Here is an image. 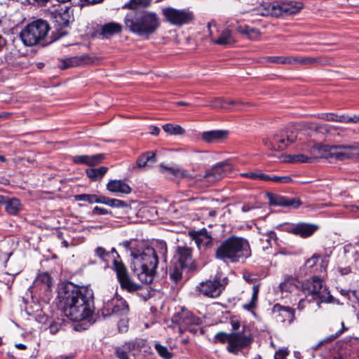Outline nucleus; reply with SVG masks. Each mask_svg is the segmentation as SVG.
I'll return each instance as SVG.
<instances>
[{
	"mask_svg": "<svg viewBox=\"0 0 359 359\" xmlns=\"http://www.w3.org/2000/svg\"><path fill=\"white\" fill-rule=\"evenodd\" d=\"M225 284L219 280H208L200 283L196 287V292L207 297L216 298L224 289Z\"/></svg>",
	"mask_w": 359,
	"mask_h": 359,
	"instance_id": "nucleus-14",
	"label": "nucleus"
},
{
	"mask_svg": "<svg viewBox=\"0 0 359 359\" xmlns=\"http://www.w3.org/2000/svg\"><path fill=\"white\" fill-rule=\"evenodd\" d=\"M331 158L337 161L359 158V149L358 146L334 145L331 147Z\"/></svg>",
	"mask_w": 359,
	"mask_h": 359,
	"instance_id": "nucleus-15",
	"label": "nucleus"
},
{
	"mask_svg": "<svg viewBox=\"0 0 359 359\" xmlns=\"http://www.w3.org/2000/svg\"><path fill=\"white\" fill-rule=\"evenodd\" d=\"M160 171L163 174L170 173L178 178L193 179L197 177L196 175L189 173L188 170L178 167H167L161 165Z\"/></svg>",
	"mask_w": 359,
	"mask_h": 359,
	"instance_id": "nucleus-26",
	"label": "nucleus"
},
{
	"mask_svg": "<svg viewBox=\"0 0 359 359\" xmlns=\"http://www.w3.org/2000/svg\"><path fill=\"white\" fill-rule=\"evenodd\" d=\"M50 30L48 22L43 20L34 21L26 25L20 32V37L26 46H34L41 43Z\"/></svg>",
	"mask_w": 359,
	"mask_h": 359,
	"instance_id": "nucleus-5",
	"label": "nucleus"
},
{
	"mask_svg": "<svg viewBox=\"0 0 359 359\" xmlns=\"http://www.w3.org/2000/svg\"><path fill=\"white\" fill-rule=\"evenodd\" d=\"M258 293L259 285H255L252 287V294L251 297V301L248 304H243V307L244 309L248 311H252L253 309L256 307V304L258 299Z\"/></svg>",
	"mask_w": 359,
	"mask_h": 359,
	"instance_id": "nucleus-41",
	"label": "nucleus"
},
{
	"mask_svg": "<svg viewBox=\"0 0 359 359\" xmlns=\"http://www.w3.org/2000/svg\"><path fill=\"white\" fill-rule=\"evenodd\" d=\"M276 234L273 231H267L264 233H260L259 245L263 250L271 248L272 243H276Z\"/></svg>",
	"mask_w": 359,
	"mask_h": 359,
	"instance_id": "nucleus-30",
	"label": "nucleus"
},
{
	"mask_svg": "<svg viewBox=\"0 0 359 359\" xmlns=\"http://www.w3.org/2000/svg\"><path fill=\"white\" fill-rule=\"evenodd\" d=\"M157 247L159 250V253L164 257L167 252V245L165 242L161 241L157 243Z\"/></svg>",
	"mask_w": 359,
	"mask_h": 359,
	"instance_id": "nucleus-59",
	"label": "nucleus"
},
{
	"mask_svg": "<svg viewBox=\"0 0 359 359\" xmlns=\"http://www.w3.org/2000/svg\"><path fill=\"white\" fill-rule=\"evenodd\" d=\"M350 301L359 304V291L351 290L350 291Z\"/></svg>",
	"mask_w": 359,
	"mask_h": 359,
	"instance_id": "nucleus-60",
	"label": "nucleus"
},
{
	"mask_svg": "<svg viewBox=\"0 0 359 359\" xmlns=\"http://www.w3.org/2000/svg\"><path fill=\"white\" fill-rule=\"evenodd\" d=\"M341 325H342V327H343L342 330L338 331L335 334H331L330 336L326 337L325 339H324L323 340H322L320 342V344H322L323 343L330 342V341L334 340L336 338H337L340 334H341L343 333L344 330V323H341Z\"/></svg>",
	"mask_w": 359,
	"mask_h": 359,
	"instance_id": "nucleus-48",
	"label": "nucleus"
},
{
	"mask_svg": "<svg viewBox=\"0 0 359 359\" xmlns=\"http://www.w3.org/2000/svg\"><path fill=\"white\" fill-rule=\"evenodd\" d=\"M108 168L102 166L96 169H88L86 170L87 176L93 181L100 180L107 172Z\"/></svg>",
	"mask_w": 359,
	"mask_h": 359,
	"instance_id": "nucleus-36",
	"label": "nucleus"
},
{
	"mask_svg": "<svg viewBox=\"0 0 359 359\" xmlns=\"http://www.w3.org/2000/svg\"><path fill=\"white\" fill-rule=\"evenodd\" d=\"M58 296L64 302L65 315L72 320L88 318L94 311L93 292L86 287L68 283L60 288Z\"/></svg>",
	"mask_w": 359,
	"mask_h": 359,
	"instance_id": "nucleus-1",
	"label": "nucleus"
},
{
	"mask_svg": "<svg viewBox=\"0 0 359 359\" xmlns=\"http://www.w3.org/2000/svg\"><path fill=\"white\" fill-rule=\"evenodd\" d=\"M97 195L95 194H79L74 196L76 201H87L90 203H96Z\"/></svg>",
	"mask_w": 359,
	"mask_h": 359,
	"instance_id": "nucleus-45",
	"label": "nucleus"
},
{
	"mask_svg": "<svg viewBox=\"0 0 359 359\" xmlns=\"http://www.w3.org/2000/svg\"><path fill=\"white\" fill-rule=\"evenodd\" d=\"M95 255L104 261H107V258L110 257V253L102 247H98L95 250Z\"/></svg>",
	"mask_w": 359,
	"mask_h": 359,
	"instance_id": "nucleus-47",
	"label": "nucleus"
},
{
	"mask_svg": "<svg viewBox=\"0 0 359 359\" xmlns=\"http://www.w3.org/2000/svg\"><path fill=\"white\" fill-rule=\"evenodd\" d=\"M20 208L21 204L17 198H11L5 202V209L11 215L17 214Z\"/></svg>",
	"mask_w": 359,
	"mask_h": 359,
	"instance_id": "nucleus-37",
	"label": "nucleus"
},
{
	"mask_svg": "<svg viewBox=\"0 0 359 359\" xmlns=\"http://www.w3.org/2000/svg\"><path fill=\"white\" fill-rule=\"evenodd\" d=\"M162 12L165 20L175 26L188 24L193 19L192 13L185 10H178L168 7L163 8Z\"/></svg>",
	"mask_w": 359,
	"mask_h": 359,
	"instance_id": "nucleus-12",
	"label": "nucleus"
},
{
	"mask_svg": "<svg viewBox=\"0 0 359 359\" xmlns=\"http://www.w3.org/2000/svg\"><path fill=\"white\" fill-rule=\"evenodd\" d=\"M232 170L231 165L226 162H222L212 166L208 170L205 175L197 178V181L202 182L206 180V186H209L215 182L219 180L222 177L226 176Z\"/></svg>",
	"mask_w": 359,
	"mask_h": 359,
	"instance_id": "nucleus-11",
	"label": "nucleus"
},
{
	"mask_svg": "<svg viewBox=\"0 0 359 359\" xmlns=\"http://www.w3.org/2000/svg\"><path fill=\"white\" fill-rule=\"evenodd\" d=\"M264 179L263 181H272L278 184H287L292 182L290 176H278V175H269L264 174Z\"/></svg>",
	"mask_w": 359,
	"mask_h": 359,
	"instance_id": "nucleus-42",
	"label": "nucleus"
},
{
	"mask_svg": "<svg viewBox=\"0 0 359 359\" xmlns=\"http://www.w3.org/2000/svg\"><path fill=\"white\" fill-rule=\"evenodd\" d=\"M229 136V131L225 130H215L203 132L201 135L202 140L207 143H219Z\"/></svg>",
	"mask_w": 359,
	"mask_h": 359,
	"instance_id": "nucleus-24",
	"label": "nucleus"
},
{
	"mask_svg": "<svg viewBox=\"0 0 359 359\" xmlns=\"http://www.w3.org/2000/svg\"><path fill=\"white\" fill-rule=\"evenodd\" d=\"M182 278V272L177 269L175 268L170 273V278L172 279L175 283H177Z\"/></svg>",
	"mask_w": 359,
	"mask_h": 359,
	"instance_id": "nucleus-55",
	"label": "nucleus"
},
{
	"mask_svg": "<svg viewBox=\"0 0 359 359\" xmlns=\"http://www.w3.org/2000/svg\"><path fill=\"white\" fill-rule=\"evenodd\" d=\"M240 175L242 177L249 178L253 180H261L263 181L264 179V173L262 172L260 170H256L255 172H248L241 173Z\"/></svg>",
	"mask_w": 359,
	"mask_h": 359,
	"instance_id": "nucleus-43",
	"label": "nucleus"
},
{
	"mask_svg": "<svg viewBox=\"0 0 359 359\" xmlns=\"http://www.w3.org/2000/svg\"><path fill=\"white\" fill-rule=\"evenodd\" d=\"M303 293L318 303H333L334 299L330 294L327 287L323 284L322 280L313 276L306 280L302 285Z\"/></svg>",
	"mask_w": 359,
	"mask_h": 359,
	"instance_id": "nucleus-6",
	"label": "nucleus"
},
{
	"mask_svg": "<svg viewBox=\"0 0 359 359\" xmlns=\"http://www.w3.org/2000/svg\"><path fill=\"white\" fill-rule=\"evenodd\" d=\"M297 139V131L293 128H287L276 134L272 139L264 140V144L274 151H282L294 142Z\"/></svg>",
	"mask_w": 359,
	"mask_h": 359,
	"instance_id": "nucleus-8",
	"label": "nucleus"
},
{
	"mask_svg": "<svg viewBox=\"0 0 359 359\" xmlns=\"http://www.w3.org/2000/svg\"><path fill=\"white\" fill-rule=\"evenodd\" d=\"M269 204L281 207L297 209L299 208L302 202L299 198H289L277 194H268Z\"/></svg>",
	"mask_w": 359,
	"mask_h": 359,
	"instance_id": "nucleus-19",
	"label": "nucleus"
},
{
	"mask_svg": "<svg viewBox=\"0 0 359 359\" xmlns=\"http://www.w3.org/2000/svg\"><path fill=\"white\" fill-rule=\"evenodd\" d=\"M61 325L62 324L60 322L53 321L50 323L48 330L51 334H55L59 331Z\"/></svg>",
	"mask_w": 359,
	"mask_h": 359,
	"instance_id": "nucleus-53",
	"label": "nucleus"
},
{
	"mask_svg": "<svg viewBox=\"0 0 359 359\" xmlns=\"http://www.w3.org/2000/svg\"><path fill=\"white\" fill-rule=\"evenodd\" d=\"M329 63L326 58L323 57H302L300 65L310 66L318 65H325Z\"/></svg>",
	"mask_w": 359,
	"mask_h": 359,
	"instance_id": "nucleus-35",
	"label": "nucleus"
},
{
	"mask_svg": "<svg viewBox=\"0 0 359 359\" xmlns=\"http://www.w3.org/2000/svg\"><path fill=\"white\" fill-rule=\"evenodd\" d=\"M279 287L282 292L288 293L296 292L299 289V281L294 278L288 276L280 284Z\"/></svg>",
	"mask_w": 359,
	"mask_h": 359,
	"instance_id": "nucleus-31",
	"label": "nucleus"
},
{
	"mask_svg": "<svg viewBox=\"0 0 359 359\" xmlns=\"http://www.w3.org/2000/svg\"><path fill=\"white\" fill-rule=\"evenodd\" d=\"M178 261L182 268L194 269L195 264L191 256V249L184 246L177 248Z\"/></svg>",
	"mask_w": 359,
	"mask_h": 359,
	"instance_id": "nucleus-23",
	"label": "nucleus"
},
{
	"mask_svg": "<svg viewBox=\"0 0 359 359\" xmlns=\"http://www.w3.org/2000/svg\"><path fill=\"white\" fill-rule=\"evenodd\" d=\"M319 256H313L311 258L309 259L306 262V266L311 269H312L317 263L319 259Z\"/></svg>",
	"mask_w": 359,
	"mask_h": 359,
	"instance_id": "nucleus-61",
	"label": "nucleus"
},
{
	"mask_svg": "<svg viewBox=\"0 0 359 359\" xmlns=\"http://www.w3.org/2000/svg\"><path fill=\"white\" fill-rule=\"evenodd\" d=\"M127 321L122 319L118 322V327L120 332H124L127 330Z\"/></svg>",
	"mask_w": 359,
	"mask_h": 359,
	"instance_id": "nucleus-64",
	"label": "nucleus"
},
{
	"mask_svg": "<svg viewBox=\"0 0 359 359\" xmlns=\"http://www.w3.org/2000/svg\"><path fill=\"white\" fill-rule=\"evenodd\" d=\"M155 348H156V351L158 352V353L159 354V355L161 357H162L163 358H164V359H171L172 358V353L168 350L167 347H165L158 343H156L155 344Z\"/></svg>",
	"mask_w": 359,
	"mask_h": 359,
	"instance_id": "nucleus-44",
	"label": "nucleus"
},
{
	"mask_svg": "<svg viewBox=\"0 0 359 359\" xmlns=\"http://www.w3.org/2000/svg\"><path fill=\"white\" fill-rule=\"evenodd\" d=\"M250 255L251 250L248 241L236 236H231L224 240L216 251L217 258L231 262H239Z\"/></svg>",
	"mask_w": 359,
	"mask_h": 359,
	"instance_id": "nucleus-3",
	"label": "nucleus"
},
{
	"mask_svg": "<svg viewBox=\"0 0 359 359\" xmlns=\"http://www.w3.org/2000/svg\"><path fill=\"white\" fill-rule=\"evenodd\" d=\"M122 25L118 22H111L104 24L101 27L100 34L103 38H109L115 34L121 33Z\"/></svg>",
	"mask_w": 359,
	"mask_h": 359,
	"instance_id": "nucleus-29",
	"label": "nucleus"
},
{
	"mask_svg": "<svg viewBox=\"0 0 359 359\" xmlns=\"http://www.w3.org/2000/svg\"><path fill=\"white\" fill-rule=\"evenodd\" d=\"M8 259V256L0 252V272L5 268V264Z\"/></svg>",
	"mask_w": 359,
	"mask_h": 359,
	"instance_id": "nucleus-58",
	"label": "nucleus"
},
{
	"mask_svg": "<svg viewBox=\"0 0 359 359\" xmlns=\"http://www.w3.org/2000/svg\"><path fill=\"white\" fill-rule=\"evenodd\" d=\"M93 213L94 215H107L109 213V211L105 208L96 206L93 208Z\"/></svg>",
	"mask_w": 359,
	"mask_h": 359,
	"instance_id": "nucleus-63",
	"label": "nucleus"
},
{
	"mask_svg": "<svg viewBox=\"0 0 359 359\" xmlns=\"http://www.w3.org/2000/svg\"><path fill=\"white\" fill-rule=\"evenodd\" d=\"M144 344L142 340L126 343L116 348V355L118 359H136Z\"/></svg>",
	"mask_w": 359,
	"mask_h": 359,
	"instance_id": "nucleus-17",
	"label": "nucleus"
},
{
	"mask_svg": "<svg viewBox=\"0 0 359 359\" xmlns=\"http://www.w3.org/2000/svg\"><path fill=\"white\" fill-rule=\"evenodd\" d=\"M215 340L222 343L228 342L229 344L230 334H226L224 332H219L215 337Z\"/></svg>",
	"mask_w": 359,
	"mask_h": 359,
	"instance_id": "nucleus-50",
	"label": "nucleus"
},
{
	"mask_svg": "<svg viewBox=\"0 0 359 359\" xmlns=\"http://www.w3.org/2000/svg\"><path fill=\"white\" fill-rule=\"evenodd\" d=\"M272 312L278 322L290 324L294 320V310L289 306L276 304L272 309Z\"/></svg>",
	"mask_w": 359,
	"mask_h": 359,
	"instance_id": "nucleus-20",
	"label": "nucleus"
},
{
	"mask_svg": "<svg viewBox=\"0 0 359 359\" xmlns=\"http://www.w3.org/2000/svg\"><path fill=\"white\" fill-rule=\"evenodd\" d=\"M156 161L155 154L153 151H147L142 154L137 159V166L139 168L150 167Z\"/></svg>",
	"mask_w": 359,
	"mask_h": 359,
	"instance_id": "nucleus-32",
	"label": "nucleus"
},
{
	"mask_svg": "<svg viewBox=\"0 0 359 359\" xmlns=\"http://www.w3.org/2000/svg\"><path fill=\"white\" fill-rule=\"evenodd\" d=\"M237 31L241 34L247 36L248 38L251 40H258L261 35L259 29L246 25L238 26L237 27Z\"/></svg>",
	"mask_w": 359,
	"mask_h": 359,
	"instance_id": "nucleus-34",
	"label": "nucleus"
},
{
	"mask_svg": "<svg viewBox=\"0 0 359 359\" xmlns=\"http://www.w3.org/2000/svg\"><path fill=\"white\" fill-rule=\"evenodd\" d=\"M252 341V338L245 335L243 332H231L227 350L229 353L237 355L241 349L249 346Z\"/></svg>",
	"mask_w": 359,
	"mask_h": 359,
	"instance_id": "nucleus-16",
	"label": "nucleus"
},
{
	"mask_svg": "<svg viewBox=\"0 0 359 359\" xmlns=\"http://www.w3.org/2000/svg\"><path fill=\"white\" fill-rule=\"evenodd\" d=\"M107 189L114 193L128 194L131 192L130 187L122 180H110L107 184Z\"/></svg>",
	"mask_w": 359,
	"mask_h": 359,
	"instance_id": "nucleus-27",
	"label": "nucleus"
},
{
	"mask_svg": "<svg viewBox=\"0 0 359 359\" xmlns=\"http://www.w3.org/2000/svg\"><path fill=\"white\" fill-rule=\"evenodd\" d=\"M125 23L132 32L140 36L154 34L160 26L159 18L153 12L138 13L135 15L128 14Z\"/></svg>",
	"mask_w": 359,
	"mask_h": 359,
	"instance_id": "nucleus-4",
	"label": "nucleus"
},
{
	"mask_svg": "<svg viewBox=\"0 0 359 359\" xmlns=\"http://www.w3.org/2000/svg\"><path fill=\"white\" fill-rule=\"evenodd\" d=\"M72 20V13L68 8H60L54 13V21L59 27H67Z\"/></svg>",
	"mask_w": 359,
	"mask_h": 359,
	"instance_id": "nucleus-25",
	"label": "nucleus"
},
{
	"mask_svg": "<svg viewBox=\"0 0 359 359\" xmlns=\"http://www.w3.org/2000/svg\"><path fill=\"white\" fill-rule=\"evenodd\" d=\"M311 157H308L304 154H297L294 155L293 159L294 160L295 163H306V162H311Z\"/></svg>",
	"mask_w": 359,
	"mask_h": 359,
	"instance_id": "nucleus-54",
	"label": "nucleus"
},
{
	"mask_svg": "<svg viewBox=\"0 0 359 359\" xmlns=\"http://www.w3.org/2000/svg\"><path fill=\"white\" fill-rule=\"evenodd\" d=\"M247 104L241 100H230L222 97H212L209 100V107L212 109H224L227 110H242Z\"/></svg>",
	"mask_w": 359,
	"mask_h": 359,
	"instance_id": "nucleus-18",
	"label": "nucleus"
},
{
	"mask_svg": "<svg viewBox=\"0 0 359 359\" xmlns=\"http://www.w3.org/2000/svg\"><path fill=\"white\" fill-rule=\"evenodd\" d=\"M113 267L122 289L126 290L128 292H133L140 289V285L130 279L125 265L121 262L114 260Z\"/></svg>",
	"mask_w": 359,
	"mask_h": 359,
	"instance_id": "nucleus-10",
	"label": "nucleus"
},
{
	"mask_svg": "<svg viewBox=\"0 0 359 359\" xmlns=\"http://www.w3.org/2000/svg\"><path fill=\"white\" fill-rule=\"evenodd\" d=\"M317 229L318 226L316 225L307 223H299L286 227L287 232L302 238L311 236Z\"/></svg>",
	"mask_w": 359,
	"mask_h": 359,
	"instance_id": "nucleus-21",
	"label": "nucleus"
},
{
	"mask_svg": "<svg viewBox=\"0 0 359 359\" xmlns=\"http://www.w3.org/2000/svg\"><path fill=\"white\" fill-rule=\"evenodd\" d=\"M331 147L329 145H323L320 144H313L310 149L311 158H331Z\"/></svg>",
	"mask_w": 359,
	"mask_h": 359,
	"instance_id": "nucleus-28",
	"label": "nucleus"
},
{
	"mask_svg": "<svg viewBox=\"0 0 359 359\" xmlns=\"http://www.w3.org/2000/svg\"><path fill=\"white\" fill-rule=\"evenodd\" d=\"M147 4V0H130L128 4H126L124 6V7L131 8V9H135L138 6H145Z\"/></svg>",
	"mask_w": 359,
	"mask_h": 359,
	"instance_id": "nucleus-46",
	"label": "nucleus"
},
{
	"mask_svg": "<svg viewBox=\"0 0 359 359\" xmlns=\"http://www.w3.org/2000/svg\"><path fill=\"white\" fill-rule=\"evenodd\" d=\"M108 205L113 208H124L127 205L126 203L116 198H110Z\"/></svg>",
	"mask_w": 359,
	"mask_h": 359,
	"instance_id": "nucleus-49",
	"label": "nucleus"
},
{
	"mask_svg": "<svg viewBox=\"0 0 359 359\" xmlns=\"http://www.w3.org/2000/svg\"><path fill=\"white\" fill-rule=\"evenodd\" d=\"M302 8V4L296 1L266 3L263 15H294Z\"/></svg>",
	"mask_w": 359,
	"mask_h": 359,
	"instance_id": "nucleus-7",
	"label": "nucleus"
},
{
	"mask_svg": "<svg viewBox=\"0 0 359 359\" xmlns=\"http://www.w3.org/2000/svg\"><path fill=\"white\" fill-rule=\"evenodd\" d=\"M319 118L325 119L327 121H336L337 114L333 113L322 114L319 116Z\"/></svg>",
	"mask_w": 359,
	"mask_h": 359,
	"instance_id": "nucleus-57",
	"label": "nucleus"
},
{
	"mask_svg": "<svg viewBox=\"0 0 359 359\" xmlns=\"http://www.w3.org/2000/svg\"><path fill=\"white\" fill-rule=\"evenodd\" d=\"M243 278L246 282L253 283L257 280V277L255 274H252L248 271H245L243 273Z\"/></svg>",
	"mask_w": 359,
	"mask_h": 359,
	"instance_id": "nucleus-56",
	"label": "nucleus"
},
{
	"mask_svg": "<svg viewBox=\"0 0 359 359\" xmlns=\"http://www.w3.org/2000/svg\"><path fill=\"white\" fill-rule=\"evenodd\" d=\"M163 130L165 133L172 135H183L185 133L184 129H183L180 126L170 123L163 125Z\"/></svg>",
	"mask_w": 359,
	"mask_h": 359,
	"instance_id": "nucleus-40",
	"label": "nucleus"
},
{
	"mask_svg": "<svg viewBox=\"0 0 359 359\" xmlns=\"http://www.w3.org/2000/svg\"><path fill=\"white\" fill-rule=\"evenodd\" d=\"M283 57L271 56L267 57V61L273 63L283 64Z\"/></svg>",
	"mask_w": 359,
	"mask_h": 359,
	"instance_id": "nucleus-62",
	"label": "nucleus"
},
{
	"mask_svg": "<svg viewBox=\"0 0 359 359\" xmlns=\"http://www.w3.org/2000/svg\"><path fill=\"white\" fill-rule=\"evenodd\" d=\"M79 60L77 57L69 58L63 62V66L62 68L65 69L72 66H75L79 65Z\"/></svg>",
	"mask_w": 359,
	"mask_h": 359,
	"instance_id": "nucleus-52",
	"label": "nucleus"
},
{
	"mask_svg": "<svg viewBox=\"0 0 359 359\" xmlns=\"http://www.w3.org/2000/svg\"><path fill=\"white\" fill-rule=\"evenodd\" d=\"M172 321L178 325L180 333L185 330H189L191 332H196V330L193 328L192 326L198 325L201 323V320L198 317L184 309H182L180 312L177 313L172 317Z\"/></svg>",
	"mask_w": 359,
	"mask_h": 359,
	"instance_id": "nucleus-9",
	"label": "nucleus"
},
{
	"mask_svg": "<svg viewBox=\"0 0 359 359\" xmlns=\"http://www.w3.org/2000/svg\"><path fill=\"white\" fill-rule=\"evenodd\" d=\"M215 43L225 46L232 44L235 42L231 32L229 29L224 30L219 37L215 40H213Z\"/></svg>",
	"mask_w": 359,
	"mask_h": 359,
	"instance_id": "nucleus-38",
	"label": "nucleus"
},
{
	"mask_svg": "<svg viewBox=\"0 0 359 359\" xmlns=\"http://www.w3.org/2000/svg\"><path fill=\"white\" fill-rule=\"evenodd\" d=\"M130 268L138 279L145 283L153 281L158 264L157 252L151 247L143 244L130 249Z\"/></svg>",
	"mask_w": 359,
	"mask_h": 359,
	"instance_id": "nucleus-2",
	"label": "nucleus"
},
{
	"mask_svg": "<svg viewBox=\"0 0 359 359\" xmlns=\"http://www.w3.org/2000/svg\"><path fill=\"white\" fill-rule=\"evenodd\" d=\"M129 311L128 306L121 297L115 295L111 299L104 303L102 315L109 316L113 314L122 316L126 314Z\"/></svg>",
	"mask_w": 359,
	"mask_h": 359,
	"instance_id": "nucleus-13",
	"label": "nucleus"
},
{
	"mask_svg": "<svg viewBox=\"0 0 359 359\" xmlns=\"http://www.w3.org/2000/svg\"><path fill=\"white\" fill-rule=\"evenodd\" d=\"M34 284L36 287L40 286L41 289L49 290L52 286V278L48 273L43 272L37 276Z\"/></svg>",
	"mask_w": 359,
	"mask_h": 359,
	"instance_id": "nucleus-33",
	"label": "nucleus"
},
{
	"mask_svg": "<svg viewBox=\"0 0 359 359\" xmlns=\"http://www.w3.org/2000/svg\"><path fill=\"white\" fill-rule=\"evenodd\" d=\"M288 354L287 348H280L275 353L274 359H287Z\"/></svg>",
	"mask_w": 359,
	"mask_h": 359,
	"instance_id": "nucleus-51",
	"label": "nucleus"
},
{
	"mask_svg": "<svg viewBox=\"0 0 359 359\" xmlns=\"http://www.w3.org/2000/svg\"><path fill=\"white\" fill-rule=\"evenodd\" d=\"M104 154H97L95 155H76L72 157L74 163L78 165H86L88 166H95L102 163L104 159Z\"/></svg>",
	"mask_w": 359,
	"mask_h": 359,
	"instance_id": "nucleus-22",
	"label": "nucleus"
},
{
	"mask_svg": "<svg viewBox=\"0 0 359 359\" xmlns=\"http://www.w3.org/2000/svg\"><path fill=\"white\" fill-rule=\"evenodd\" d=\"M194 239L198 248L208 246L212 243V238L207 233H199L194 236Z\"/></svg>",
	"mask_w": 359,
	"mask_h": 359,
	"instance_id": "nucleus-39",
	"label": "nucleus"
}]
</instances>
